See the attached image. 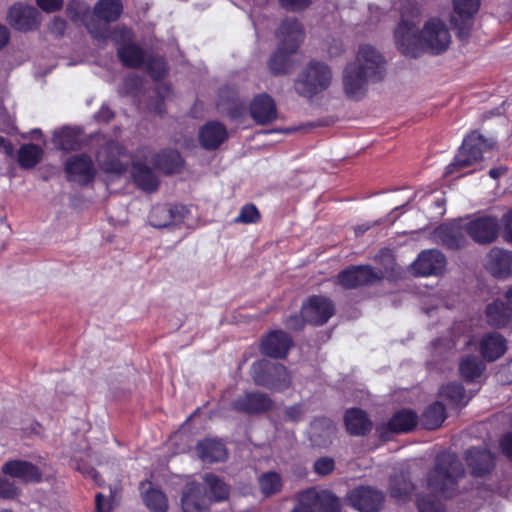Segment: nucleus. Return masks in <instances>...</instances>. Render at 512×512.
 <instances>
[{
  "label": "nucleus",
  "mask_w": 512,
  "mask_h": 512,
  "mask_svg": "<svg viewBox=\"0 0 512 512\" xmlns=\"http://www.w3.org/2000/svg\"><path fill=\"white\" fill-rule=\"evenodd\" d=\"M418 24L416 9H412L410 14L402 13L401 21L394 30L395 43L402 54L417 58L423 52L438 55L448 49L451 35L442 20L431 18L425 22L422 30H419Z\"/></svg>",
  "instance_id": "obj_1"
},
{
  "label": "nucleus",
  "mask_w": 512,
  "mask_h": 512,
  "mask_svg": "<svg viewBox=\"0 0 512 512\" xmlns=\"http://www.w3.org/2000/svg\"><path fill=\"white\" fill-rule=\"evenodd\" d=\"M465 470L456 454L442 452L437 455L434 467L427 475V487L435 494L452 498L460 492V482Z\"/></svg>",
  "instance_id": "obj_2"
},
{
  "label": "nucleus",
  "mask_w": 512,
  "mask_h": 512,
  "mask_svg": "<svg viewBox=\"0 0 512 512\" xmlns=\"http://www.w3.org/2000/svg\"><path fill=\"white\" fill-rule=\"evenodd\" d=\"M280 45L269 61V68L275 75L287 74L293 69L291 55L296 52L303 40L301 24L295 19L283 21L279 27Z\"/></svg>",
  "instance_id": "obj_3"
},
{
  "label": "nucleus",
  "mask_w": 512,
  "mask_h": 512,
  "mask_svg": "<svg viewBox=\"0 0 512 512\" xmlns=\"http://www.w3.org/2000/svg\"><path fill=\"white\" fill-rule=\"evenodd\" d=\"M332 78V71L327 64L316 60L310 61L296 79L295 90L300 96L312 98L326 90Z\"/></svg>",
  "instance_id": "obj_4"
},
{
  "label": "nucleus",
  "mask_w": 512,
  "mask_h": 512,
  "mask_svg": "<svg viewBox=\"0 0 512 512\" xmlns=\"http://www.w3.org/2000/svg\"><path fill=\"white\" fill-rule=\"evenodd\" d=\"M252 378L258 386L281 392L291 386V376L286 367L280 363L260 360L251 366Z\"/></svg>",
  "instance_id": "obj_5"
},
{
  "label": "nucleus",
  "mask_w": 512,
  "mask_h": 512,
  "mask_svg": "<svg viewBox=\"0 0 512 512\" xmlns=\"http://www.w3.org/2000/svg\"><path fill=\"white\" fill-rule=\"evenodd\" d=\"M494 144L492 139L484 138L478 131L471 132L462 143L454 161L447 166V174L466 168L482 160V155Z\"/></svg>",
  "instance_id": "obj_6"
},
{
  "label": "nucleus",
  "mask_w": 512,
  "mask_h": 512,
  "mask_svg": "<svg viewBox=\"0 0 512 512\" xmlns=\"http://www.w3.org/2000/svg\"><path fill=\"white\" fill-rule=\"evenodd\" d=\"M385 272L368 265L351 266L338 274V283L345 289H354L363 285H372L383 279Z\"/></svg>",
  "instance_id": "obj_7"
},
{
  "label": "nucleus",
  "mask_w": 512,
  "mask_h": 512,
  "mask_svg": "<svg viewBox=\"0 0 512 512\" xmlns=\"http://www.w3.org/2000/svg\"><path fill=\"white\" fill-rule=\"evenodd\" d=\"M369 76L371 81H379L385 72V61L381 53L369 44L361 45L358 49L356 60L351 63Z\"/></svg>",
  "instance_id": "obj_8"
},
{
  "label": "nucleus",
  "mask_w": 512,
  "mask_h": 512,
  "mask_svg": "<svg viewBox=\"0 0 512 512\" xmlns=\"http://www.w3.org/2000/svg\"><path fill=\"white\" fill-rule=\"evenodd\" d=\"M122 11L123 5L121 0H99L94 7L95 16L99 20L104 21L105 26L109 22L116 21L121 16ZM87 28L93 37L97 39L105 40L109 37L108 27L98 31L93 24H88Z\"/></svg>",
  "instance_id": "obj_9"
},
{
  "label": "nucleus",
  "mask_w": 512,
  "mask_h": 512,
  "mask_svg": "<svg viewBox=\"0 0 512 512\" xmlns=\"http://www.w3.org/2000/svg\"><path fill=\"white\" fill-rule=\"evenodd\" d=\"M7 21L14 29L27 32L37 29L41 19L40 13L36 8L17 3L10 7Z\"/></svg>",
  "instance_id": "obj_10"
},
{
  "label": "nucleus",
  "mask_w": 512,
  "mask_h": 512,
  "mask_svg": "<svg viewBox=\"0 0 512 512\" xmlns=\"http://www.w3.org/2000/svg\"><path fill=\"white\" fill-rule=\"evenodd\" d=\"M301 313H303L306 322L313 325H322L334 314V305L326 297L312 296L303 303Z\"/></svg>",
  "instance_id": "obj_11"
},
{
  "label": "nucleus",
  "mask_w": 512,
  "mask_h": 512,
  "mask_svg": "<svg viewBox=\"0 0 512 512\" xmlns=\"http://www.w3.org/2000/svg\"><path fill=\"white\" fill-rule=\"evenodd\" d=\"M347 501L359 512H378L383 505L384 496L382 492L371 487H359L348 494Z\"/></svg>",
  "instance_id": "obj_12"
},
{
  "label": "nucleus",
  "mask_w": 512,
  "mask_h": 512,
  "mask_svg": "<svg viewBox=\"0 0 512 512\" xmlns=\"http://www.w3.org/2000/svg\"><path fill=\"white\" fill-rule=\"evenodd\" d=\"M371 81L358 69V66L348 64L343 74V90L345 95L352 100L358 101L362 99L367 92L368 82Z\"/></svg>",
  "instance_id": "obj_13"
},
{
  "label": "nucleus",
  "mask_w": 512,
  "mask_h": 512,
  "mask_svg": "<svg viewBox=\"0 0 512 512\" xmlns=\"http://www.w3.org/2000/svg\"><path fill=\"white\" fill-rule=\"evenodd\" d=\"M125 149L117 142L107 143L97 154L100 167L109 173L121 174L127 169V164L121 161L125 156Z\"/></svg>",
  "instance_id": "obj_14"
},
{
  "label": "nucleus",
  "mask_w": 512,
  "mask_h": 512,
  "mask_svg": "<svg viewBox=\"0 0 512 512\" xmlns=\"http://www.w3.org/2000/svg\"><path fill=\"white\" fill-rule=\"evenodd\" d=\"M412 266L419 276L439 275L445 269L446 259L440 251L431 249L421 252Z\"/></svg>",
  "instance_id": "obj_15"
},
{
  "label": "nucleus",
  "mask_w": 512,
  "mask_h": 512,
  "mask_svg": "<svg viewBox=\"0 0 512 512\" xmlns=\"http://www.w3.org/2000/svg\"><path fill=\"white\" fill-rule=\"evenodd\" d=\"M68 179L81 184L94 179L96 170L91 158L87 155H78L69 158L65 163Z\"/></svg>",
  "instance_id": "obj_16"
},
{
  "label": "nucleus",
  "mask_w": 512,
  "mask_h": 512,
  "mask_svg": "<svg viewBox=\"0 0 512 512\" xmlns=\"http://www.w3.org/2000/svg\"><path fill=\"white\" fill-rule=\"evenodd\" d=\"M418 421L415 412L409 409H403L394 414L387 424H381L376 427V432L381 438H387L389 432L403 433L412 430Z\"/></svg>",
  "instance_id": "obj_17"
},
{
  "label": "nucleus",
  "mask_w": 512,
  "mask_h": 512,
  "mask_svg": "<svg viewBox=\"0 0 512 512\" xmlns=\"http://www.w3.org/2000/svg\"><path fill=\"white\" fill-rule=\"evenodd\" d=\"M498 222L495 217L483 216L466 225V232L478 243H490L497 236Z\"/></svg>",
  "instance_id": "obj_18"
},
{
  "label": "nucleus",
  "mask_w": 512,
  "mask_h": 512,
  "mask_svg": "<svg viewBox=\"0 0 512 512\" xmlns=\"http://www.w3.org/2000/svg\"><path fill=\"white\" fill-rule=\"evenodd\" d=\"M486 269L496 278H506L512 273V252L493 247L487 254Z\"/></svg>",
  "instance_id": "obj_19"
},
{
  "label": "nucleus",
  "mask_w": 512,
  "mask_h": 512,
  "mask_svg": "<svg viewBox=\"0 0 512 512\" xmlns=\"http://www.w3.org/2000/svg\"><path fill=\"white\" fill-rule=\"evenodd\" d=\"M184 218V209L172 205H156L149 215V222L156 228H164L181 223Z\"/></svg>",
  "instance_id": "obj_20"
},
{
  "label": "nucleus",
  "mask_w": 512,
  "mask_h": 512,
  "mask_svg": "<svg viewBox=\"0 0 512 512\" xmlns=\"http://www.w3.org/2000/svg\"><path fill=\"white\" fill-rule=\"evenodd\" d=\"M271 406L272 400L261 392L246 393L233 402L235 410L248 414L267 411Z\"/></svg>",
  "instance_id": "obj_21"
},
{
  "label": "nucleus",
  "mask_w": 512,
  "mask_h": 512,
  "mask_svg": "<svg viewBox=\"0 0 512 512\" xmlns=\"http://www.w3.org/2000/svg\"><path fill=\"white\" fill-rule=\"evenodd\" d=\"M252 118L259 124H267L277 118L274 100L268 94L257 95L250 104Z\"/></svg>",
  "instance_id": "obj_22"
},
{
  "label": "nucleus",
  "mask_w": 512,
  "mask_h": 512,
  "mask_svg": "<svg viewBox=\"0 0 512 512\" xmlns=\"http://www.w3.org/2000/svg\"><path fill=\"white\" fill-rule=\"evenodd\" d=\"M292 340L283 331L270 333L261 344V352L272 358H283L291 347Z\"/></svg>",
  "instance_id": "obj_23"
},
{
  "label": "nucleus",
  "mask_w": 512,
  "mask_h": 512,
  "mask_svg": "<svg viewBox=\"0 0 512 512\" xmlns=\"http://www.w3.org/2000/svg\"><path fill=\"white\" fill-rule=\"evenodd\" d=\"M482 357L491 362L502 357L507 350L506 339L497 332L484 335L479 342Z\"/></svg>",
  "instance_id": "obj_24"
},
{
  "label": "nucleus",
  "mask_w": 512,
  "mask_h": 512,
  "mask_svg": "<svg viewBox=\"0 0 512 512\" xmlns=\"http://www.w3.org/2000/svg\"><path fill=\"white\" fill-rule=\"evenodd\" d=\"M1 471L5 475L18 478L24 482H38L41 479L38 468L27 461H8L2 466Z\"/></svg>",
  "instance_id": "obj_25"
},
{
  "label": "nucleus",
  "mask_w": 512,
  "mask_h": 512,
  "mask_svg": "<svg viewBox=\"0 0 512 512\" xmlns=\"http://www.w3.org/2000/svg\"><path fill=\"white\" fill-rule=\"evenodd\" d=\"M181 503L184 512H203L207 508L208 497L202 494L200 484L188 483L184 488Z\"/></svg>",
  "instance_id": "obj_26"
},
{
  "label": "nucleus",
  "mask_w": 512,
  "mask_h": 512,
  "mask_svg": "<svg viewBox=\"0 0 512 512\" xmlns=\"http://www.w3.org/2000/svg\"><path fill=\"white\" fill-rule=\"evenodd\" d=\"M344 422L347 431L353 436H362L369 433L373 427L372 421L366 412L359 408H351L345 412Z\"/></svg>",
  "instance_id": "obj_27"
},
{
  "label": "nucleus",
  "mask_w": 512,
  "mask_h": 512,
  "mask_svg": "<svg viewBox=\"0 0 512 512\" xmlns=\"http://www.w3.org/2000/svg\"><path fill=\"white\" fill-rule=\"evenodd\" d=\"M466 461L472 473L476 476L488 473L494 465V457L486 449H469L466 452Z\"/></svg>",
  "instance_id": "obj_28"
},
{
  "label": "nucleus",
  "mask_w": 512,
  "mask_h": 512,
  "mask_svg": "<svg viewBox=\"0 0 512 512\" xmlns=\"http://www.w3.org/2000/svg\"><path fill=\"white\" fill-rule=\"evenodd\" d=\"M226 138V128L216 121L208 122L199 132L200 143L208 150L216 149Z\"/></svg>",
  "instance_id": "obj_29"
},
{
  "label": "nucleus",
  "mask_w": 512,
  "mask_h": 512,
  "mask_svg": "<svg viewBox=\"0 0 512 512\" xmlns=\"http://www.w3.org/2000/svg\"><path fill=\"white\" fill-rule=\"evenodd\" d=\"M196 451L200 459L206 463L223 461L227 457L223 443L214 439H205L199 442Z\"/></svg>",
  "instance_id": "obj_30"
},
{
  "label": "nucleus",
  "mask_w": 512,
  "mask_h": 512,
  "mask_svg": "<svg viewBox=\"0 0 512 512\" xmlns=\"http://www.w3.org/2000/svg\"><path fill=\"white\" fill-rule=\"evenodd\" d=\"M141 495L147 508L154 512H166L168 509L165 494L156 488L151 487L150 482H141Z\"/></svg>",
  "instance_id": "obj_31"
},
{
  "label": "nucleus",
  "mask_w": 512,
  "mask_h": 512,
  "mask_svg": "<svg viewBox=\"0 0 512 512\" xmlns=\"http://www.w3.org/2000/svg\"><path fill=\"white\" fill-rule=\"evenodd\" d=\"M336 433L335 425L327 419L316 420L312 425L311 441L319 447H326Z\"/></svg>",
  "instance_id": "obj_32"
},
{
  "label": "nucleus",
  "mask_w": 512,
  "mask_h": 512,
  "mask_svg": "<svg viewBox=\"0 0 512 512\" xmlns=\"http://www.w3.org/2000/svg\"><path fill=\"white\" fill-rule=\"evenodd\" d=\"M132 175L134 181L142 190L152 192L157 189L158 180L151 168L140 162L133 164Z\"/></svg>",
  "instance_id": "obj_33"
},
{
  "label": "nucleus",
  "mask_w": 512,
  "mask_h": 512,
  "mask_svg": "<svg viewBox=\"0 0 512 512\" xmlns=\"http://www.w3.org/2000/svg\"><path fill=\"white\" fill-rule=\"evenodd\" d=\"M486 318L489 325L504 327L511 319L510 308L501 301H494L486 308Z\"/></svg>",
  "instance_id": "obj_34"
},
{
  "label": "nucleus",
  "mask_w": 512,
  "mask_h": 512,
  "mask_svg": "<svg viewBox=\"0 0 512 512\" xmlns=\"http://www.w3.org/2000/svg\"><path fill=\"white\" fill-rule=\"evenodd\" d=\"M154 164L164 173L171 174L179 171L182 166V158L176 150H164L155 155Z\"/></svg>",
  "instance_id": "obj_35"
},
{
  "label": "nucleus",
  "mask_w": 512,
  "mask_h": 512,
  "mask_svg": "<svg viewBox=\"0 0 512 512\" xmlns=\"http://www.w3.org/2000/svg\"><path fill=\"white\" fill-rule=\"evenodd\" d=\"M53 142L62 150H75L80 146V131L76 128H63L54 133Z\"/></svg>",
  "instance_id": "obj_36"
},
{
  "label": "nucleus",
  "mask_w": 512,
  "mask_h": 512,
  "mask_svg": "<svg viewBox=\"0 0 512 512\" xmlns=\"http://www.w3.org/2000/svg\"><path fill=\"white\" fill-rule=\"evenodd\" d=\"M258 485L260 492L265 497H270L281 491L283 481L279 473L275 471H268L259 475Z\"/></svg>",
  "instance_id": "obj_37"
},
{
  "label": "nucleus",
  "mask_w": 512,
  "mask_h": 512,
  "mask_svg": "<svg viewBox=\"0 0 512 512\" xmlns=\"http://www.w3.org/2000/svg\"><path fill=\"white\" fill-rule=\"evenodd\" d=\"M118 57L124 65L132 68L139 67L144 62L143 50L133 43L121 45L118 48Z\"/></svg>",
  "instance_id": "obj_38"
},
{
  "label": "nucleus",
  "mask_w": 512,
  "mask_h": 512,
  "mask_svg": "<svg viewBox=\"0 0 512 512\" xmlns=\"http://www.w3.org/2000/svg\"><path fill=\"white\" fill-rule=\"evenodd\" d=\"M446 418L445 407L441 402L429 405L422 415V424L426 429H436Z\"/></svg>",
  "instance_id": "obj_39"
},
{
  "label": "nucleus",
  "mask_w": 512,
  "mask_h": 512,
  "mask_svg": "<svg viewBox=\"0 0 512 512\" xmlns=\"http://www.w3.org/2000/svg\"><path fill=\"white\" fill-rule=\"evenodd\" d=\"M43 150L35 144H25L18 150V163L21 168L29 169L36 166L42 159Z\"/></svg>",
  "instance_id": "obj_40"
},
{
  "label": "nucleus",
  "mask_w": 512,
  "mask_h": 512,
  "mask_svg": "<svg viewBox=\"0 0 512 512\" xmlns=\"http://www.w3.org/2000/svg\"><path fill=\"white\" fill-rule=\"evenodd\" d=\"M414 489V485L405 473L395 475L390 482V494L397 500H406Z\"/></svg>",
  "instance_id": "obj_41"
},
{
  "label": "nucleus",
  "mask_w": 512,
  "mask_h": 512,
  "mask_svg": "<svg viewBox=\"0 0 512 512\" xmlns=\"http://www.w3.org/2000/svg\"><path fill=\"white\" fill-rule=\"evenodd\" d=\"M440 395L452 407L464 406L468 402L463 386L457 383H449L443 386L440 390Z\"/></svg>",
  "instance_id": "obj_42"
},
{
  "label": "nucleus",
  "mask_w": 512,
  "mask_h": 512,
  "mask_svg": "<svg viewBox=\"0 0 512 512\" xmlns=\"http://www.w3.org/2000/svg\"><path fill=\"white\" fill-rule=\"evenodd\" d=\"M484 368L485 366L476 356L466 357L462 360L459 366L461 376L468 381H473L480 377Z\"/></svg>",
  "instance_id": "obj_43"
},
{
  "label": "nucleus",
  "mask_w": 512,
  "mask_h": 512,
  "mask_svg": "<svg viewBox=\"0 0 512 512\" xmlns=\"http://www.w3.org/2000/svg\"><path fill=\"white\" fill-rule=\"evenodd\" d=\"M204 482L209 490L208 498L215 501H222L228 497L227 485L215 475L207 474L204 477Z\"/></svg>",
  "instance_id": "obj_44"
},
{
  "label": "nucleus",
  "mask_w": 512,
  "mask_h": 512,
  "mask_svg": "<svg viewBox=\"0 0 512 512\" xmlns=\"http://www.w3.org/2000/svg\"><path fill=\"white\" fill-rule=\"evenodd\" d=\"M317 497L315 488H309L298 493V504L291 512H319L317 506H315Z\"/></svg>",
  "instance_id": "obj_45"
},
{
  "label": "nucleus",
  "mask_w": 512,
  "mask_h": 512,
  "mask_svg": "<svg viewBox=\"0 0 512 512\" xmlns=\"http://www.w3.org/2000/svg\"><path fill=\"white\" fill-rule=\"evenodd\" d=\"M316 495L319 499L315 501V506H317L319 512H340V500L334 494L329 491H318L316 489Z\"/></svg>",
  "instance_id": "obj_46"
},
{
  "label": "nucleus",
  "mask_w": 512,
  "mask_h": 512,
  "mask_svg": "<svg viewBox=\"0 0 512 512\" xmlns=\"http://www.w3.org/2000/svg\"><path fill=\"white\" fill-rule=\"evenodd\" d=\"M453 3L455 12L467 17L475 14L480 6V0H453Z\"/></svg>",
  "instance_id": "obj_47"
},
{
  "label": "nucleus",
  "mask_w": 512,
  "mask_h": 512,
  "mask_svg": "<svg viewBox=\"0 0 512 512\" xmlns=\"http://www.w3.org/2000/svg\"><path fill=\"white\" fill-rule=\"evenodd\" d=\"M260 218V213L255 205L253 204H246L244 205L238 216L235 218L236 223H244V224H250V223H256Z\"/></svg>",
  "instance_id": "obj_48"
},
{
  "label": "nucleus",
  "mask_w": 512,
  "mask_h": 512,
  "mask_svg": "<svg viewBox=\"0 0 512 512\" xmlns=\"http://www.w3.org/2000/svg\"><path fill=\"white\" fill-rule=\"evenodd\" d=\"M420 512H443V505L434 497H421L417 500Z\"/></svg>",
  "instance_id": "obj_49"
},
{
  "label": "nucleus",
  "mask_w": 512,
  "mask_h": 512,
  "mask_svg": "<svg viewBox=\"0 0 512 512\" xmlns=\"http://www.w3.org/2000/svg\"><path fill=\"white\" fill-rule=\"evenodd\" d=\"M442 240H443V243L451 249H458L464 245L463 236L461 235V233L459 231H457L456 229H453V228L447 229L444 232V236H443Z\"/></svg>",
  "instance_id": "obj_50"
},
{
  "label": "nucleus",
  "mask_w": 512,
  "mask_h": 512,
  "mask_svg": "<svg viewBox=\"0 0 512 512\" xmlns=\"http://www.w3.org/2000/svg\"><path fill=\"white\" fill-rule=\"evenodd\" d=\"M19 488L10 480L0 477V497L4 499H15L19 496Z\"/></svg>",
  "instance_id": "obj_51"
},
{
  "label": "nucleus",
  "mask_w": 512,
  "mask_h": 512,
  "mask_svg": "<svg viewBox=\"0 0 512 512\" xmlns=\"http://www.w3.org/2000/svg\"><path fill=\"white\" fill-rule=\"evenodd\" d=\"M314 471L321 475L326 476L330 474L335 468L334 459L331 457H320L314 462Z\"/></svg>",
  "instance_id": "obj_52"
},
{
  "label": "nucleus",
  "mask_w": 512,
  "mask_h": 512,
  "mask_svg": "<svg viewBox=\"0 0 512 512\" xmlns=\"http://www.w3.org/2000/svg\"><path fill=\"white\" fill-rule=\"evenodd\" d=\"M148 70L154 79H159L166 73V63L162 57H153L148 61Z\"/></svg>",
  "instance_id": "obj_53"
},
{
  "label": "nucleus",
  "mask_w": 512,
  "mask_h": 512,
  "mask_svg": "<svg viewBox=\"0 0 512 512\" xmlns=\"http://www.w3.org/2000/svg\"><path fill=\"white\" fill-rule=\"evenodd\" d=\"M306 410L302 404H295L285 409V418L290 421H300Z\"/></svg>",
  "instance_id": "obj_54"
},
{
  "label": "nucleus",
  "mask_w": 512,
  "mask_h": 512,
  "mask_svg": "<svg viewBox=\"0 0 512 512\" xmlns=\"http://www.w3.org/2000/svg\"><path fill=\"white\" fill-rule=\"evenodd\" d=\"M311 0H280L283 8L289 11H300L307 8Z\"/></svg>",
  "instance_id": "obj_55"
},
{
  "label": "nucleus",
  "mask_w": 512,
  "mask_h": 512,
  "mask_svg": "<svg viewBox=\"0 0 512 512\" xmlns=\"http://www.w3.org/2000/svg\"><path fill=\"white\" fill-rule=\"evenodd\" d=\"M37 5L47 13L58 11L63 6V0H36Z\"/></svg>",
  "instance_id": "obj_56"
},
{
  "label": "nucleus",
  "mask_w": 512,
  "mask_h": 512,
  "mask_svg": "<svg viewBox=\"0 0 512 512\" xmlns=\"http://www.w3.org/2000/svg\"><path fill=\"white\" fill-rule=\"evenodd\" d=\"M141 85V79L136 75L128 76L121 87V92L129 94L137 90Z\"/></svg>",
  "instance_id": "obj_57"
},
{
  "label": "nucleus",
  "mask_w": 512,
  "mask_h": 512,
  "mask_svg": "<svg viewBox=\"0 0 512 512\" xmlns=\"http://www.w3.org/2000/svg\"><path fill=\"white\" fill-rule=\"evenodd\" d=\"M304 322H306V320L303 317V313L301 315H297V314L291 315L285 321L286 326L289 329H293V330L301 329L304 325Z\"/></svg>",
  "instance_id": "obj_58"
},
{
  "label": "nucleus",
  "mask_w": 512,
  "mask_h": 512,
  "mask_svg": "<svg viewBox=\"0 0 512 512\" xmlns=\"http://www.w3.org/2000/svg\"><path fill=\"white\" fill-rule=\"evenodd\" d=\"M501 449L503 453L510 459H512V433H507L501 439Z\"/></svg>",
  "instance_id": "obj_59"
},
{
  "label": "nucleus",
  "mask_w": 512,
  "mask_h": 512,
  "mask_svg": "<svg viewBox=\"0 0 512 512\" xmlns=\"http://www.w3.org/2000/svg\"><path fill=\"white\" fill-rule=\"evenodd\" d=\"M472 28V22L470 19H465L461 26L457 28V35L460 39H467L470 35V31Z\"/></svg>",
  "instance_id": "obj_60"
},
{
  "label": "nucleus",
  "mask_w": 512,
  "mask_h": 512,
  "mask_svg": "<svg viewBox=\"0 0 512 512\" xmlns=\"http://www.w3.org/2000/svg\"><path fill=\"white\" fill-rule=\"evenodd\" d=\"M504 222H505L504 238L507 242L512 243V211L508 212L504 216Z\"/></svg>",
  "instance_id": "obj_61"
},
{
  "label": "nucleus",
  "mask_w": 512,
  "mask_h": 512,
  "mask_svg": "<svg viewBox=\"0 0 512 512\" xmlns=\"http://www.w3.org/2000/svg\"><path fill=\"white\" fill-rule=\"evenodd\" d=\"M96 507L98 512H108L109 503L102 494L96 495Z\"/></svg>",
  "instance_id": "obj_62"
},
{
  "label": "nucleus",
  "mask_w": 512,
  "mask_h": 512,
  "mask_svg": "<svg viewBox=\"0 0 512 512\" xmlns=\"http://www.w3.org/2000/svg\"><path fill=\"white\" fill-rule=\"evenodd\" d=\"M0 147H2L3 152L7 156H13L14 154V147L11 144V142L7 141L4 137L0 136Z\"/></svg>",
  "instance_id": "obj_63"
},
{
  "label": "nucleus",
  "mask_w": 512,
  "mask_h": 512,
  "mask_svg": "<svg viewBox=\"0 0 512 512\" xmlns=\"http://www.w3.org/2000/svg\"><path fill=\"white\" fill-rule=\"evenodd\" d=\"M97 117L102 121L108 122L113 117V112L107 107H102L98 112Z\"/></svg>",
  "instance_id": "obj_64"
}]
</instances>
